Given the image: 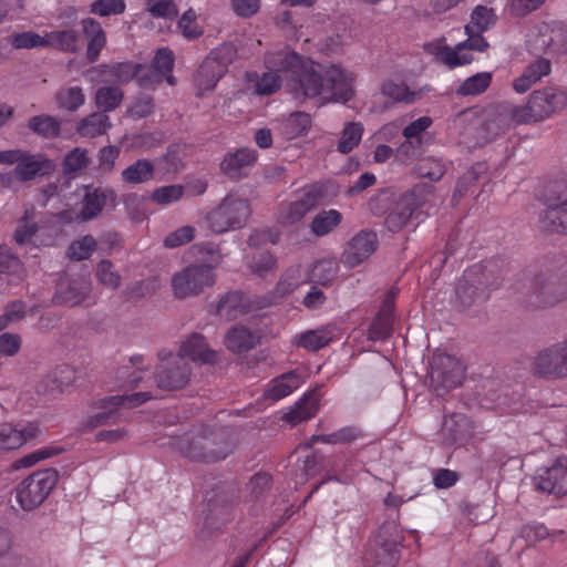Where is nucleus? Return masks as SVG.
<instances>
[{
    "label": "nucleus",
    "instance_id": "1",
    "mask_svg": "<svg viewBox=\"0 0 567 567\" xmlns=\"http://www.w3.org/2000/svg\"><path fill=\"white\" fill-rule=\"evenodd\" d=\"M353 75L340 65L323 66L306 60L291 80L296 96L326 101L348 102L354 95Z\"/></svg>",
    "mask_w": 567,
    "mask_h": 567
},
{
    "label": "nucleus",
    "instance_id": "2",
    "mask_svg": "<svg viewBox=\"0 0 567 567\" xmlns=\"http://www.w3.org/2000/svg\"><path fill=\"white\" fill-rule=\"evenodd\" d=\"M520 300L533 310L553 308L567 300V277L553 270L528 275L523 284Z\"/></svg>",
    "mask_w": 567,
    "mask_h": 567
},
{
    "label": "nucleus",
    "instance_id": "3",
    "mask_svg": "<svg viewBox=\"0 0 567 567\" xmlns=\"http://www.w3.org/2000/svg\"><path fill=\"white\" fill-rule=\"evenodd\" d=\"M545 209L538 215V228L546 234L567 235V182L554 181L543 192Z\"/></svg>",
    "mask_w": 567,
    "mask_h": 567
},
{
    "label": "nucleus",
    "instance_id": "4",
    "mask_svg": "<svg viewBox=\"0 0 567 567\" xmlns=\"http://www.w3.org/2000/svg\"><path fill=\"white\" fill-rule=\"evenodd\" d=\"M178 450L192 461L215 463L228 457L234 451V445L224 433L209 432L181 441Z\"/></svg>",
    "mask_w": 567,
    "mask_h": 567
},
{
    "label": "nucleus",
    "instance_id": "5",
    "mask_svg": "<svg viewBox=\"0 0 567 567\" xmlns=\"http://www.w3.org/2000/svg\"><path fill=\"white\" fill-rule=\"evenodd\" d=\"M250 205L246 198L228 194L206 215L207 227L215 234L241 229L248 223Z\"/></svg>",
    "mask_w": 567,
    "mask_h": 567
},
{
    "label": "nucleus",
    "instance_id": "6",
    "mask_svg": "<svg viewBox=\"0 0 567 567\" xmlns=\"http://www.w3.org/2000/svg\"><path fill=\"white\" fill-rule=\"evenodd\" d=\"M497 261L487 262L484 270L476 266L465 270L455 289L456 302L462 310L482 305L489 298L491 287L487 284V276L494 271Z\"/></svg>",
    "mask_w": 567,
    "mask_h": 567
},
{
    "label": "nucleus",
    "instance_id": "7",
    "mask_svg": "<svg viewBox=\"0 0 567 567\" xmlns=\"http://www.w3.org/2000/svg\"><path fill=\"white\" fill-rule=\"evenodd\" d=\"M327 198L323 184L307 185L293 194L291 200L282 202L277 221L281 226H292L299 223L313 208L322 205Z\"/></svg>",
    "mask_w": 567,
    "mask_h": 567
},
{
    "label": "nucleus",
    "instance_id": "8",
    "mask_svg": "<svg viewBox=\"0 0 567 567\" xmlns=\"http://www.w3.org/2000/svg\"><path fill=\"white\" fill-rule=\"evenodd\" d=\"M403 540L402 530L393 519L385 522L377 532L368 557L369 567H395Z\"/></svg>",
    "mask_w": 567,
    "mask_h": 567
},
{
    "label": "nucleus",
    "instance_id": "9",
    "mask_svg": "<svg viewBox=\"0 0 567 567\" xmlns=\"http://www.w3.org/2000/svg\"><path fill=\"white\" fill-rule=\"evenodd\" d=\"M59 473L55 468L37 471L16 487V499L23 511L39 507L55 487Z\"/></svg>",
    "mask_w": 567,
    "mask_h": 567
},
{
    "label": "nucleus",
    "instance_id": "10",
    "mask_svg": "<svg viewBox=\"0 0 567 567\" xmlns=\"http://www.w3.org/2000/svg\"><path fill=\"white\" fill-rule=\"evenodd\" d=\"M522 124H527V121L520 105L508 101L495 103L485 111L482 138L493 141Z\"/></svg>",
    "mask_w": 567,
    "mask_h": 567
},
{
    "label": "nucleus",
    "instance_id": "11",
    "mask_svg": "<svg viewBox=\"0 0 567 567\" xmlns=\"http://www.w3.org/2000/svg\"><path fill=\"white\" fill-rule=\"evenodd\" d=\"M433 195V185L419 183L404 193L395 203L393 209L385 218V226L392 233L400 231L408 223L417 216V210Z\"/></svg>",
    "mask_w": 567,
    "mask_h": 567
},
{
    "label": "nucleus",
    "instance_id": "12",
    "mask_svg": "<svg viewBox=\"0 0 567 567\" xmlns=\"http://www.w3.org/2000/svg\"><path fill=\"white\" fill-rule=\"evenodd\" d=\"M567 105V93L555 86H546L534 91L526 104L520 105L527 124L544 121Z\"/></svg>",
    "mask_w": 567,
    "mask_h": 567
},
{
    "label": "nucleus",
    "instance_id": "13",
    "mask_svg": "<svg viewBox=\"0 0 567 567\" xmlns=\"http://www.w3.org/2000/svg\"><path fill=\"white\" fill-rule=\"evenodd\" d=\"M214 268L207 264H193L173 275L171 284L176 298L185 299L202 293L215 284Z\"/></svg>",
    "mask_w": 567,
    "mask_h": 567
},
{
    "label": "nucleus",
    "instance_id": "14",
    "mask_svg": "<svg viewBox=\"0 0 567 567\" xmlns=\"http://www.w3.org/2000/svg\"><path fill=\"white\" fill-rule=\"evenodd\" d=\"M528 48L533 54H559L567 51V30L542 23L528 34Z\"/></svg>",
    "mask_w": 567,
    "mask_h": 567
},
{
    "label": "nucleus",
    "instance_id": "15",
    "mask_svg": "<svg viewBox=\"0 0 567 567\" xmlns=\"http://www.w3.org/2000/svg\"><path fill=\"white\" fill-rule=\"evenodd\" d=\"M190 377L192 368L189 363L176 354L157 365L154 380L159 389L177 391L189 383Z\"/></svg>",
    "mask_w": 567,
    "mask_h": 567
},
{
    "label": "nucleus",
    "instance_id": "16",
    "mask_svg": "<svg viewBox=\"0 0 567 567\" xmlns=\"http://www.w3.org/2000/svg\"><path fill=\"white\" fill-rule=\"evenodd\" d=\"M430 379L437 393L449 391L462 383L463 369L452 355L436 354L431 363Z\"/></svg>",
    "mask_w": 567,
    "mask_h": 567
},
{
    "label": "nucleus",
    "instance_id": "17",
    "mask_svg": "<svg viewBox=\"0 0 567 567\" xmlns=\"http://www.w3.org/2000/svg\"><path fill=\"white\" fill-rule=\"evenodd\" d=\"M561 342H556L538 351L534 357L532 371L534 375L547 380L566 379Z\"/></svg>",
    "mask_w": 567,
    "mask_h": 567
},
{
    "label": "nucleus",
    "instance_id": "18",
    "mask_svg": "<svg viewBox=\"0 0 567 567\" xmlns=\"http://www.w3.org/2000/svg\"><path fill=\"white\" fill-rule=\"evenodd\" d=\"M116 206V193L110 187L85 186V194L81 202V209L76 214L80 221L97 218L104 208L113 209Z\"/></svg>",
    "mask_w": 567,
    "mask_h": 567
},
{
    "label": "nucleus",
    "instance_id": "19",
    "mask_svg": "<svg viewBox=\"0 0 567 567\" xmlns=\"http://www.w3.org/2000/svg\"><path fill=\"white\" fill-rule=\"evenodd\" d=\"M305 59L288 45H281L268 51L265 55V66L277 74L284 73L290 81L305 63Z\"/></svg>",
    "mask_w": 567,
    "mask_h": 567
},
{
    "label": "nucleus",
    "instance_id": "20",
    "mask_svg": "<svg viewBox=\"0 0 567 567\" xmlns=\"http://www.w3.org/2000/svg\"><path fill=\"white\" fill-rule=\"evenodd\" d=\"M377 234L369 230H361L347 245L342 252V262L353 268L368 259L377 249Z\"/></svg>",
    "mask_w": 567,
    "mask_h": 567
},
{
    "label": "nucleus",
    "instance_id": "21",
    "mask_svg": "<svg viewBox=\"0 0 567 567\" xmlns=\"http://www.w3.org/2000/svg\"><path fill=\"white\" fill-rule=\"evenodd\" d=\"M258 154L254 148L241 147L227 152L220 164V172L230 179L238 181L248 174V169L256 163Z\"/></svg>",
    "mask_w": 567,
    "mask_h": 567
},
{
    "label": "nucleus",
    "instance_id": "22",
    "mask_svg": "<svg viewBox=\"0 0 567 567\" xmlns=\"http://www.w3.org/2000/svg\"><path fill=\"white\" fill-rule=\"evenodd\" d=\"M536 488L559 496L567 495V457L555 463L535 477Z\"/></svg>",
    "mask_w": 567,
    "mask_h": 567
},
{
    "label": "nucleus",
    "instance_id": "23",
    "mask_svg": "<svg viewBox=\"0 0 567 567\" xmlns=\"http://www.w3.org/2000/svg\"><path fill=\"white\" fill-rule=\"evenodd\" d=\"M54 169L55 165L53 161L48 158L44 154H31L25 151L18 165H16L13 174L19 182H28L34 179L37 176L49 175Z\"/></svg>",
    "mask_w": 567,
    "mask_h": 567
},
{
    "label": "nucleus",
    "instance_id": "24",
    "mask_svg": "<svg viewBox=\"0 0 567 567\" xmlns=\"http://www.w3.org/2000/svg\"><path fill=\"white\" fill-rule=\"evenodd\" d=\"M184 360L214 364L218 361V352L210 349L200 333H192L181 346L177 353Z\"/></svg>",
    "mask_w": 567,
    "mask_h": 567
},
{
    "label": "nucleus",
    "instance_id": "25",
    "mask_svg": "<svg viewBox=\"0 0 567 567\" xmlns=\"http://www.w3.org/2000/svg\"><path fill=\"white\" fill-rule=\"evenodd\" d=\"M82 34L86 39L85 58L87 62L94 63L99 60L102 50L106 47V33L101 23L93 18H85L81 21Z\"/></svg>",
    "mask_w": 567,
    "mask_h": 567
},
{
    "label": "nucleus",
    "instance_id": "26",
    "mask_svg": "<svg viewBox=\"0 0 567 567\" xmlns=\"http://www.w3.org/2000/svg\"><path fill=\"white\" fill-rule=\"evenodd\" d=\"M303 383L302 373L296 369L272 379L265 390V398L278 401L297 390Z\"/></svg>",
    "mask_w": 567,
    "mask_h": 567
},
{
    "label": "nucleus",
    "instance_id": "27",
    "mask_svg": "<svg viewBox=\"0 0 567 567\" xmlns=\"http://www.w3.org/2000/svg\"><path fill=\"white\" fill-rule=\"evenodd\" d=\"M424 51L434 55L437 61L450 68L468 64L473 61L471 53H460L458 50L452 49L444 44V39H436L424 44Z\"/></svg>",
    "mask_w": 567,
    "mask_h": 567
},
{
    "label": "nucleus",
    "instance_id": "28",
    "mask_svg": "<svg viewBox=\"0 0 567 567\" xmlns=\"http://www.w3.org/2000/svg\"><path fill=\"white\" fill-rule=\"evenodd\" d=\"M225 346L233 353H243L254 349L259 342V336L243 324H236L225 334Z\"/></svg>",
    "mask_w": 567,
    "mask_h": 567
},
{
    "label": "nucleus",
    "instance_id": "29",
    "mask_svg": "<svg viewBox=\"0 0 567 567\" xmlns=\"http://www.w3.org/2000/svg\"><path fill=\"white\" fill-rule=\"evenodd\" d=\"M249 310V300L240 291L224 295L217 305V313L227 321L236 320Z\"/></svg>",
    "mask_w": 567,
    "mask_h": 567
},
{
    "label": "nucleus",
    "instance_id": "30",
    "mask_svg": "<svg viewBox=\"0 0 567 567\" xmlns=\"http://www.w3.org/2000/svg\"><path fill=\"white\" fill-rule=\"evenodd\" d=\"M89 293V284L82 280H70L65 286H60L52 300L56 306L74 307L82 303Z\"/></svg>",
    "mask_w": 567,
    "mask_h": 567
},
{
    "label": "nucleus",
    "instance_id": "31",
    "mask_svg": "<svg viewBox=\"0 0 567 567\" xmlns=\"http://www.w3.org/2000/svg\"><path fill=\"white\" fill-rule=\"evenodd\" d=\"M185 155V146L182 144H172L167 147L164 155L156 158L154 166L155 172L162 178H166L179 173L184 168L183 156Z\"/></svg>",
    "mask_w": 567,
    "mask_h": 567
},
{
    "label": "nucleus",
    "instance_id": "32",
    "mask_svg": "<svg viewBox=\"0 0 567 567\" xmlns=\"http://www.w3.org/2000/svg\"><path fill=\"white\" fill-rule=\"evenodd\" d=\"M441 433L450 443L462 442L472 434L471 421L461 413L445 415Z\"/></svg>",
    "mask_w": 567,
    "mask_h": 567
},
{
    "label": "nucleus",
    "instance_id": "33",
    "mask_svg": "<svg viewBox=\"0 0 567 567\" xmlns=\"http://www.w3.org/2000/svg\"><path fill=\"white\" fill-rule=\"evenodd\" d=\"M550 62L546 59H539L528 65L520 76L513 82V89L517 93H525L533 84L539 81L543 76L550 73Z\"/></svg>",
    "mask_w": 567,
    "mask_h": 567
},
{
    "label": "nucleus",
    "instance_id": "34",
    "mask_svg": "<svg viewBox=\"0 0 567 567\" xmlns=\"http://www.w3.org/2000/svg\"><path fill=\"white\" fill-rule=\"evenodd\" d=\"M236 495L234 492L220 491L207 498L208 516L207 519L221 520L226 523L230 518V509L235 502Z\"/></svg>",
    "mask_w": 567,
    "mask_h": 567
},
{
    "label": "nucleus",
    "instance_id": "35",
    "mask_svg": "<svg viewBox=\"0 0 567 567\" xmlns=\"http://www.w3.org/2000/svg\"><path fill=\"white\" fill-rule=\"evenodd\" d=\"M0 275L21 281L27 278V268L20 257L7 245H0Z\"/></svg>",
    "mask_w": 567,
    "mask_h": 567
},
{
    "label": "nucleus",
    "instance_id": "36",
    "mask_svg": "<svg viewBox=\"0 0 567 567\" xmlns=\"http://www.w3.org/2000/svg\"><path fill=\"white\" fill-rule=\"evenodd\" d=\"M155 166L152 161L141 158L122 171V179L131 185L144 184L154 178Z\"/></svg>",
    "mask_w": 567,
    "mask_h": 567
},
{
    "label": "nucleus",
    "instance_id": "37",
    "mask_svg": "<svg viewBox=\"0 0 567 567\" xmlns=\"http://www.w3.org/2000/svg\"><path fill=\"white\" fill-rule=\"evenodd\" d=\"M48 48L52 47L65 53H76L80 49V34L73 29L47 32Z\"/></svg>",
    "mask_w": 567,
    "mask_h": 567
},
{
    "label": "nucleus",
    "instance_id": "38",
    "mask_svg": "<svg viewBox=\"0 0 567 567\" xmlns=\"http://www.w3.org/2000/svg\"><path fill=\"white\" fill-rule=\"evenodd\" d=\"M364 435L357 426H346L331 434L312 435L305 444L307 449H311L315 443L320 442L324 444H347L362 439Z\"/></svg>",
    "mask_w": 567,
    "mask_h": 567
},
{
    "label": "nucleus",
    "instance_id": "39",
    "mask_svg": "<svg viewBox=\"0 0 567 567\" xmlns=\"http://www.w3.org/2000/svg\"><path fill=\"white\" fill-rule=\"evenodd\" d=\"M343 220V215L337 209L321 210L312 218L309 228L317 237L332 233Z\"/></svg>",
    "mask_w": 567,
    "mask_h": 567
},
{
    "label": "nucleus",
    "instance_id": "40",
    "mask_svg": "<svg viewBox=\"0 0 567 567\" xmlns=\"http://www.w3.org/2000/svg\"><path fill=\"white\" fill-rule=\"evenodd\" d=\"M28 128L35 135L45 140L56 138L61 134L60 121L49 114H39L30 117Z\"/></svg>",
    "mask_w": 567,
    "mask_h": 567
},
{
    "label": "nucleus",
    "instance_id": "41",
    "mask_svg": "<svg viewBox=\"0 0 567 567\" xmlns=\"http://www.w3.org/2000/svg\"><path fill=\"white\" fill-rule=\"evenodd\" d=\"M110 127V117L102 112H94L78 123L76 132L83 137H96L105 134Z\"/></svg>",
    "mask_w": 567,
    "mask_h": 567
},
{
    "label": "nucleus",
    "instance_id": "42",
    "mask_svg": "<svg viewBox=\"0 0 567 567\" xmlns=\"http://www.w3.org/2000/svg\"><path fill=\"white\" fill-rule=\"evenodd\" d=\"M319 409L317 398L312 394H306L286 413L285 420L291 424H298L315 416Z\"/></svg>",
    "mask_w": 567,
    "mask_h": 567
},
{
    "label": "nucleus",
    "instance_id": "43",
    "mask_svg": "<svg viewBox=\"0 0 567 567\" xmlns=\"http://www.w3.org/2000/svg\"><path fill=\"white\" fill-rule=\"evenodd\" d=\"M223 75L221 69H218L213 63L208 64L206 58L194 76V81L199 90L198 95H203L206 91H212Z\"/></svg>",
    "mask_w": 567,
    "mask_h": 567
},
{
    "label": "nucleus",
    "instance_id": "44",
    "mask_svg": "<svg viewBox=\"0 0 567 567\" xmlns=\"http://www.w3.org/2000/svg\"><path fill=\"white\" fill-rule=\"evenodd\" d=\"M124 92L118 86H101L94 95V103L102 113L112 112L120 106Z\"/></svg>",
    "mask_w": 567,
    "mask_h": 567
},
{
    "label": "nucleus",
    "instance_id": "45",
    "mask_svg": "<svg viewBox=\"0 0 567 567\" xmlns=\"http://www.w3.org/2000/svg\"><path fill=\"white\" fill-rule=\"evenodd\" d=\"M174 64L175 55L169 48H159L151 62L152 69L164 76L171 86L176 85V78L173 75Z\"/></svg>",
    "mask_w": 567,
    "mask_h": 567
},
{
    "label": "nucleus",
    "instance_id": "46",
    "mask_svg": "<svg viewBox=\"0 0 567 567\" xmlns=\"http://www.w3.org/2000/svg\"><path fill=\"white\" fill-rule=\"evenodd\" d=\"M55 104L61 110L78 111L85 103V94L81 86H69L55 93Z\"/></svg>",
    "mask_w": 567,
    "mask_h": 567
},
{
    "label": "nucleus",
    "instance_id": "47",
    "mask_svg": "<svg viewBox=\"0 0 567 567\" xmlns=\"http://www.w3.org/2000/svg\"><path fill=\"white\" fill-rule=\"evenodd\" d=\"M497 21V16L493 8L478 4L472 13L471 20L466 24L465 30L475 31L476 33H483L492 28Z\"/></svg>",
    "mask_w": 567,
    "mask_h": 567
},
{
    "label": "nucleus",
    "instance_id": "48",
    "mask_svg": "<svg viewBox=\"0 0 567 567\" xmlns=\"http://www.w3.org/2000/svg\"><path fill=\"white\" fill-rule=\"evenodd\" d=\"M333 336L331 330L327 328H319L300 333L297 337V344L309 351H317L329 344Z\"/></svg>",
    "mask_w": 567,
    "mask_h": 567
},
{
    "label": "nucleus",
    "instance_id": "49",
    "mask_svg": "<svg viewBox=\"0 0 567 567\" xmlns=\"http://www.w3.org/2000/svg\"><path fill=\"white\" fill-rule=\"evenodd\" d=\"M34 209L24 210L23 216L19 219L18 226L13 234V239L18 245L29 243L39 230L38 224L34 221Z\"/></svg>",
    "mask_w": 567,
    "mask_h": 567
},
{
    "label": "nucleus",
    "instance_id": "50",
    "mask_svg": "<svg viewBox=\"0 0 567 567\" xmlns=\"http://www.w3.org/2000/svg\"><path fill=\"white\" fill-rule=\"evenodd\" d=\"M249 269L259 278H266L277 269V260L269 251H258L249 260Z\"/></svg>",
    "mask_w": 567,
    "mask_h": 567
},
{
    "label": "nucleus",
    "instance_id": "51",
    "mask_svg": "<svg viewBox=\"0 0 567 567\" xmlns=\"http://www.w3.org/2000/svg\"><path fill=\"white\" fill-rule=\"evenodd\" d=\"M14 49H41L48 48L47 33L41 35L34 31L13 33L9 39Z\"/></svg>",
    "mask_w": 567,
    "mask_h": 567
},
{
    "label": "nucleus",
    "instance_id": "52",
    "mask_svg": "<svg viewBox=\"0 0 567 567\" xmlns=\"http://www.w3.org/2000/svg\"><path fill=\"white\" fill-rule=\"evenodd\" d=\"M197 13L193 8L185 11L177 22V28L182 32L183 37L193 41L200 38L204 34V28L197 23Z\"/></svg>",
    "mask_w": 567,
    "mask_h": 567
},
{
    "label": "nucleus",
    "instance_id": "53",
    "mask_svg": "<svg viewBox=\"0 0 567 567\" xmlns=\"http://www.w3.org/2000/svg\"><path fill=\"white\" fill-rule=\"evenodd\" d=\"M362 134L363 126L360 123H348L342 130L337 150L342 154L350 153L360 143Z\"/></svg>",
    "mask_w": 567,
    "mask_h": 567
},
{
    "label": "nucleus",
    "instance_id": "54",
    "mask_svg": "<svg viewBox=\"0 0 567 567\" xmlns=\"http://www.w3.org/2000/svg\"><path fill=\"white\" fill-rule=\"evenodd\" d=\"M491 81V73H476L463 81V83L457 87L456 93L462 96L481 94L489 86Z\"/></svg>",
    "mask_w": 567,
    "mask_h": 567
},
{
    "label": "nucleus",
    "instance_id": "55",
    "mask_svg": "<svg viewBox=\"0 0 567 567\" xmlns=\"http://www.w3.org/2000/svg\"><path fill=\"white\" fill-rule=\"evenodd\" d=\"M236 56V48L230 43H223L212 50L206 58L208 64L213 63L214 65H217L225 74L227 72V66L235 61Z\"/></svg>",
    "mask_w": 567,
    "mask_h": 567
},
{
    "label": "nucleus",
    "instance_id": "56",
    "mask_svg": "<svg viewBox=\"0 0 567 567\" xmlns=\"http://www.w3.org/2000/svg\"><path fill=\"white\" fill-rule=\"evenodd\" d=\"M393 331V316L378 313L369 327L368 336L373 341H384Z\"/></svg>",
    "mask_w": 567,
    "mask_h": 567
},
{
    "label": "nucleus",
    "instance_id": "57",
    "mask_svg": "<svg viewBox=\"0 0 567 567\" xmlns=\"http://www.w3.org/2000/svg\"><path fill=\"white\" fill-rule=\"evenodd\" d=\"M90 164V158L87 156V152L84 148L75 147L64 156L62 168L65 175L75 174L84 168H86Z\"/></svg>",
    "mask_w": 567,
    "mask_h": 567
},
{
    "label": "nucleus",
    "instance_id": "58",
    "mask_svg": "<svg viewBox=\"0 0 567 567\" xmlns=\"http://www.w3.org/2000/svg\"><path fill=\"white\" fill-rule=\"evenodd\" d=\"M382 93L395 102L413 103L420 99L421 93L411 91L404 83L386 82L382 85Z\"/></svg>",
    "mask_w": 567,
    "mask_h": 567
},
{
    "label": "nucleus",
    "instance_id": "59",
    "mask_svg": "<svg viewBox=\"0 0 567 567\" xmlns=\"http://www.w3.org/2000/svg\"><path fill=\"white\" fill-rule=\"evenodd\" d=\"M146 11L156 19L174 20L178 16V7L174 0H145Z\"/></svg>",
    "mask_w": 567,
    "mask_h": 567
},
{
    "label": "nucleus",
    "instance_id": "60",
    "mask_svg": "<svg viewBox=\"0 0 567 567\" xmlns=\"http://www.w3.org/2000/svg\"><path fill=\"white\" fill-rule=\"evenodd\" d=\"M97 281L113 290L117 289L122 284L121 275L115 270L114 265L110 260H101L95 270Z\"/></svg>",
    "mask_w": 567,
    "mask_h": 567
},
{
    "label": "nucleus",
    "instance_id": "61",
    "mask_svg": "<svg viewBox=\"0 0 567 567\" xmlns=\"http://www.w3.org/2000/svg\"><path fill=\"white\" fill-rule=\"evenodd\" d=\"M338 262L333 259H322L315 264L311 279L320 285L330 284L338 274Z\"/></svg>",
    "mask_w": 567,
    "mask_h": 567
},
{
    "label": "nucleus",
    "instance_id": "62",
    "mask_svg": "<svg viewBox=\"0 0 567 567\" xmlns=\"http://www.w3.org/2000/svg\"><path fill=\"white\" fill-rule=\"evenodd\" d=\"M96 248V240L93 236L86 235L79 240L73 241L68 249L71 259L81 261L91 257Z\"/></svg>",
    "mask_w": 567,
    "mask_h": 567
},
{
    "label": "nucleus",
    "instance_id": "63",
    "mask_svg": "<svg viewBox=\"0 0 567 567\" xmlns=\"http://www.w3.org/2000/svg\"><path fill=\"white\" fill-rule=\"evenodd\" d=\"M417 175L423 178H429L432 182L440 181L446 172L445 164L436 158H423L417 167Z\"/></svg>",
    "mask_w": 567,
    "mask_h": 567
},
{
    "label": "nucleus",
    "instance_id": "64",
    "mask_svg": "<svg viewBox=\"0 0 567 567\" xmlns=\"http://www.w3.org/2000/svg\"><path fill=\"white\" fill-rule=\"evenodd\" d=\"M183 195L184 187L174 184L155 188L151 194V199L158 205L165 206L179 200Z\"/></svg>",
    "mask_w": 567,
    "mask_h": 567
}]
</instances>
